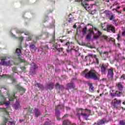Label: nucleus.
Listing matches in <instances>:
<instances>
[{
  "label": "nucleus",
  "instance_id": "58836bf2",
  "mask_svg": "<svg viewBox=\"0 0 125 125\" xmlns=\"http://www.w3.org/2000/svg\"><path fill=\"white\" fill-rule=\"evenodd\" d=\"M110 95H111V96H112V97H116V92L111 93Z\"/></svg>",
  "mask_w": 125,
  "mask_h": 125
},
{
  "label": "nucleus",
  "instance_id": "8fccbe9b",
  "mask_svg": "<svg viewBox=\"0 0 125 125\" xmlns=\"http://www.w3.org/2000/svg\"><path fill=\"white\" fill-rule=\"evenodd\" d=\"M43 48H40L38 50V51H42V50H43Z\"/></svg>",
  "mask_w": 125,
  "mask_h": 125
},
{
  "label": "nucleus",
  "instance_id": "5701e85b",
  "mask_svg": "<svg viewBox=\"0 0 125 125\" xmlns=\"http://www.w3.org/2000/svg\"><path fill=\"white\" fill-rule=\"evenodd\" d=\"M108 52H104V53L103 54V55H102V53L100 52V55H101L102 57H104V60H106V58H107V57H108Z\"/></svg>",
  "mask_w": 125,
  "mask_h": 125
},
{
  "label": "nucleus",
  "instance_id": "4d7b16f0",
  "mask_svg": "<svg viewBox=\"0 0 125 125\" xmlns=\"http://www.w3.org/2000/svg\"><path fill=\"white\" fill-rule=\"evenodd\" d=\"M21 62H25V60L21 59Z\"/></svg>",
  "mask_w": 125,
  "mask_h": 125
},
{
  "label": "nucleus",
  "instance_id": "bf43d9fd",
  "mask_svg": "<svg viewBox=\"0 0 125 125\" xmlns=\"http://www.w3.org/2000/svg\"><path fill=\"white\" fill-rule=\"evenodd\" d=\"M36 40H40V38H39V37H36Z\"/></svg>",
  "mask_w": 125,
  "mask_h": 125
},
{
  "label": "nucleus",
  "instance_id": "423d86ee",
  "mask_svg": "<svg viewBox=\"0 0 125 125\" xmlns=\"http://www.w3.org/2000/svg\"><path fill=\"white\" fill-rule=\"evenodd\" d=\"M90 0H85L83 2H82V4L83 6L84 7L86 10H90V9H91V8L92 7V6H89L88 5V1Z\"/></svg>",
  "mask_w": 125,
  "mask_h": 125
},
{
  "label": "nucleus",
  "instance_id": "37998d69",
  "mask_svg": "<svg viewBox=\"0 0 125 125\" xmlns=\"http://www.w3.org/2000/svg\"><path fill=\"white\" fill-rule=\"evenodd\" d=\"M102 34V33H101V32L98 31V36H99V37H100V36H101Z\"/></svg>",
  "mask_w": 125,
  "mask_h": 125
},
{
  "label": "nucleus",
  "instance_id": "f257e3e1",
  "mask_svg": "<svg viewBox=\"0 0 125 125\" xmlns=\"http://www.w3.org/2000/svg\"><path fill=\"white\" fill-rule=\"evenodd\" d=\"M3 91H6V89L4 88H0V105H5L6 108H7L10 104L9 101L13 102L15 99V94L10 95L9 93H7V96L5 97V95H3ZM0 110L2 112H5L7 115H8V112L6 110V108L4 107H0Z\"/></svg>",
  "mask_w": 125,
  "mask_h": 125
},
{
  "label": "nucleus",
  "instance_id": "c9c22d12",
  "mask_svg": "<svg viewBox=\"0 0 125 125\" xmlns=\"http://www.w3.org/2000/svg\"><path fill=\"white\" fill-rule=\"evenodd\" d=\"M65 45L67 46L68 48H70L71 45H72V43L67 42V43H66Z\"/></svg>",
  "mask_w": 125,
  "mask_h": 125
},
{
  "label": "nucleus",
  "instance_id": "c756f323",
  "mask_svg": "<svg viewBox=\"0 0 125 125\" xmlns=\"http://www.w3.org/2000/svg\"><path fill=\"white\" fill-rule=\"evenodd\" d=\"M86 29H87L86 27H85L83 29L82 33L83 35H85V34H86Z\"/></svg>",
  "mask_w": 125,
  "mask_h": 125
},
{
  "label": "nucleus",
  "instance_id": "4468645a",
  "mask_svg": "<svg viewBox=\"0 0 125 125\" xmlns=\"http://www.w3.org/2000/svg\"><path fill=\"white\" fill-rule=\"evenodd\" d=\"M14 122H11L8 121V119L5 118L4 122L1 125H15Z\"/></svg>",
  "mask_w": 125,
  "mask_h": 125
},
{
  "label": "nucleus",
  "instance_id": "0e129e2a",
  "mask_svg": "<svg viewBox=\"0 0 125 125\" xmlns=\"http://www.w3.org/2000/svg\"><path fill=\"white\" fill-rule=\"evenodd\" d=\"M123 105H125V101L123 102Z\"/></svg>",
  "mask_w": 125,
  "mask_h": 125
},
{
  "label": "nucleus",
  "instance_id": "4c0bfd02",
  "mask_svg": "<svg viewBox=\"0 0 125 125\" xmlns=\"http://www.w3.org/2000/svg\"><path fill=\"white\" fill-rule=\"evenodd\" d=\"M121 80H125V74H123L120 78Z\"/></svg>",
  "mask_w": 125,
  "mask_h": 125
},
{
  "label": "nucleus",
  "instance_id": "72a5a7b5",
  "mask_svg": "<svg viewBox=\"0 0 125 125\" xmlns=\"http://www.w3.org/2000/svg\"><path fill=\"white\" fill-rule=\"evenodd\" d=\"M86 40H90L91 39V34H88L87 35L86 37Z\"/></svg>",
  "mask_w": 125,
  "mask_h": 125
},
{
  "label": "nucleus",
  "instance_id": "e2e57ef3",
  "mask_svg": "<svg viewBox=\"0 0 125 125\" xmlns=\"http://www.w3.org/2000/svg\"><path fill=\"white\" fill-rule=\"evenodd\" d=\"M94 29L95 31H97V29H96V28L94 27Z\"/></svg>",
  "mask_w": 125,
  "mask_h": 125
},
{
  "label": "nucleus",
  "instance_id": "b1692460",
  "mask_svg": "<svg viewBox=\"0 0 125 125\" xmlns=\"http://www.w3.org/2000/svg\"><path fill=\"white\" fill-rule=\"evenodd\" d=\"M53 86H54V83H50L47 84L46 88L47 89H49L50 90H51L53 88Z\"/></svg>",
  "mask_w": 125,
  "mask_h": 125
},
{
  "label": "nucleus",
  "instance_id": "69168bd1",
  "mask_svg": "<svg viewBox=\"0 0 125 125\" xmlns=\"http://www.w3.org/2000/svg\"><path fill=\"white\" fill-rule=\"evenodd\" d=\"M45 19H46V20H48V17H46V18H45Z\"/></svg>",
  "mask_w": 125,
  "mask_h": 125
},
{
  "label": "nucleus",
  "instance_id": "0eeeda50",
  "mask_svg": "<svg viewBox=\"0 0 125 125\" xmlns=\"http://www.w3.org/2000/svg\"><path fill=\"white\" fill-rule=\"evenodd\" d=\"M38 70V66L35 63H32L31 64L30 67V73L32 74H36L37 73V70Z\"/></svg>",
  "mask_w": 125,
  "mask_h": 125
},
{
  "label": "nucleus",
  "instance_id": "e433bc0d",
  "mask_svg": "<svg viewBox=\"0 0 125 125\" xmlns=\"http://www.w3.org/2000/svg\"><path fill=\"white\" fill-rule=\"evenodd\" d=\"M119 124L121 125H125V120L120 121Z\"/></svg>",
  "mask_w": 125,
  "mask_h": 125
},
{
  "label": "nucleus",
  "instance_id": "7c9ffc66",
  "mask_svg": "<svg viewBox=\"0 0 125 125\" xmlns=\"http://www.w3.org/2000/svg\"><path fill=\"white\" fill-rule=\"evenodd\" d=\"M88 32H89V34H91V35L92 34L94 35V31H93V30L92 28L89 29Z\"/></svg>",
  "mask_w": 125,
  "mask_h": 125
},
{
  "label": "nucleus",
  "instance_id": "39448f33",
  "mask_svg": "<svg viewBox=\"0 0 125 125\" xmlns=\"http://www.w3.org/2000/svg\"><path fill=\"white\" fill-rule=\"evenodd\" d=\"M54 42H55V32H54V34L53 35V38L52 40L50 41V42L46 46L47 48H48V46H49L50 48L51 49H55L57 48V45L58 44H54Z\"/></svg>",
  "mask_w": 125,
  "mask_h": 125
},
{
  "label": "nucleus",
  "instance_id": "f03ea898",
  "mask_svg": "<svg viewBox=\"0 0 125 125\" xmlns=\"http://www.w3.org/2000/svg\"><path fill=\"white\" fill-rule=\"evenodd\" d=\"M88 69H85L82 73V76L85 77L86 79H92L95 81L99 80L98 78V73L93 69L90 70L89 72Z\"/></svg>",
  "mask_w": 125,
  "mask_h": 125
},
{
  "label": "nucleus",
  "instance_id": "c03bdc74",
  "mask_svg": "<svg viewBox=\"0 0 125 125\" xmlns=\"http://www.w3.org/2000/svg\"><path fill=\"white\" fill-rule=\"evenodd\" d=\"M89 86H90L91 89H92V90L93 89V86H92V84L90 83V84H89Z\"/></svg>",
  "mask_w": 125,
  "mask_h": 125
},
{
  "label": "nucleus",
  "instance_id": "09e8293b",
  "mask_svg": "<svg viewBox=\"0 0 125 125\" xmlns=\"http://www.w3.org/2000/svg\"><path fill=\"white\" fill-rule=\"evenodd\" d=\"M21 69L22 70V71H25V67L22 66L21 67Z\"/></svg>",
  "mask_w": 125,
  "mask_h": 125
},
{
  "label": "nucleus",
  "instance_id": "7ed1b4c3",
  "mask_svg": "<svg viewBox=\"0 0 125 125\" xmlns=\"http://www.w3.org/2000/svg\"><path fill=\"white\" fill-rule=\"evenodd\" d=\"M77 111H80L81 113H77V116L78 117L79 120H81V116L83 117L85 120H87L88 117H89L90 115V113H91V110L87 109H83V108H79L77 109Z\"/></svg>",
  "mask_w": 125,
  "mask_h": 125
},
{
  "label": "nucleus",
  "instance_id": "2f4dec72",
  "mask_svg": "<svg viewBox=\"0 0 125 125\" xmlns=\"http://www.w3.org/2000/svg\"><path fill=\"white\" fill-rule=\"evenodd\" d=\"M106 25H108V24H106V23H104V24H102V27L103 29H104V31H106V28L105 27H106Z\"/></svg>",
  "mask_w": 125,
  "mask_h": 125
},
{
  "label": "nucleus",
  "instance_id": "9d476101",
  "mask_svg": "<svg viewBox=\"0 0 125 125\" xmlns=\"http://www.w3.org/2000/svg\"><path fill=\"white\" fill-rule=\"evenodd\" d=\"M106 31L109 33H115V27L112 25V24H108L106 25Z\"/></svg>",
  "mask_w": 125,
  "mask_h": 125
},
{
  "label": "nucleus",
  "instance_id": "a211bd4d",
  "mask_svg": "<svg viewBox=\"0 0 125 125\" xmlns=\"http://www.w3.org/2000/svg\"><path fill=\"white\" fill-rule=\"evenodd\" d=\"M100 67H101L102 73L103 74H106V67H105L103 64H100Z\"/></svg>",
  "mask_w": 125,
  "mask_h": 125
},
{
  "label": "nucleus",
  "instance_id": "603ef678",
  "mask_svg": "<svg viewBox=\"0 0 125 125\" xmlns=\"http://www.w3.org/2000/svg\"><path fill=\"white\" fill-rule=\"evenodd\" d=\"M20 40L22 42L23 41V37H20Z\"/></svg>",
  "mask_w": 125,
  "mask_h": 125
},
{
  "label": "nucleus",
  "instance_id": "680f3d73",
  "mask_svg": "<svg viewBox=\"0 0 125 125\" xmlns=\"http://www.w3.org/2000/svg\"><path fill=\"white\" fill-rule=\"evenodd\" d=\"M55 26H54V24H53L51 28H54Z\"/></svg>",
  "mask_w": 125,
  "mask_h": 125
},
{
  "label": "nucleus",
  "instance_id": "393cba45",
  "mask_svg": "<svg viewBox=\"0 0 125 125\" xmlns=\"http://www.w3.org/2000/svg\"><path fill=\"white\" fill-rule=\"evenodd\" d=\"M117 86L118 87L119 90H120L121 91H122L124 88V87H123V85L121 84V83H119L118 84H117Z\"/></svg>",
  "mask_w": 125,
  "mask_h": 125
},
{
  "label": "nucleus",
  "instance_id": "2eb2a0df",
  "mask_svg": "<svg viewBox=\"0 0 125 125\" xmlns=\"http://www.w3.org/2000/svg\"><path fill=\"white\" fill-rule=\"evenodd\" d=\"M61 107V105H59L56 106V113H55V115L57 117V120H60V119L59 118V115H60V112H59V111H58L59 109H60Z\"/></svg>",
  "mask_w": 125,
  "mask_h": 125
},
{
  "label": "nucleus",
  "instance_id": "13d9d810",
  "mask_svg": "<svg viewBox=\"0 0 125 125\" xmlns=\"http://www.w3.org/2000/svg\"><path fill=\"white\" fill-rule=\"evenodd\" d=\"M46 36H47V38H48V37H49V34H48V33H46Z\"/></svg>",
  "mask_w": 125,
  "mask_h": 125
},
{
  "label": "nucleus",
  "instance_id": "412c9836",
  "mask_svg": "<svg viewBox=\"0 0 125 125\" xmlns=\"http://www.w3.org/2000/svg\"><path fill=\"white\" fill-rule=\"evenodd\" d=\"M92 58H94L93 63H96L97 64H99V60L98 59V58H97V56L94 55L92 57Z\"/></svg>",
  "mask_w": 125,
  "mask_h": 125
},
{
  "label": "nucleus",
  "instance_id": "20e7f679",
  "mask_svg": "<svg viewBox=\"0 0 125 125\" xmlns=\"http://www.w3.org/2000/svg\"><path fill=\"white\" fill-rule=\"evenodd\" d=\"M0 66H12L14 64L13 60L10 57H3L0 59Z\"/></svg>",
  "mask_w": 125,
  "mask_h": 125
},
{
  "label": "nucleus",
  "instance_id": "aec40b11",
  "mask_svg": "<svg viewBox=\"0 0 125 125\" xmlns=\"http://www.w3.org/2000/svg\"><path fill=\"white\" fill-rule=\"evenodd\" d=\"M66 86L68 88V89H71V88H75V84L74 83H68Z\"/></svg>",
  "mask_w": 125,
  "mask_h": 125
},
{
  "label": "nucleus",
  "instance_id": "f3484780",
  "mask_svg": "<svg viewBox=\"0 0 125 125\" xmlns=\"http://www.w3.org/2000/svg\"><path fill=\"white\" fill-rule=\"evenodd\" d=\"M35 116L36 118H38L39 116H41V112L38 108H35L34 109Z\"/></svg>",
  "mask_w": 125,
  "mask_h": 125
},
{
  "label": "nucleus",
  "instance_id": "a878e982",
  "mask_svg": "<svg viewBox=\"0 0 125 125\" xmlns=\"http://www.w3.org/2000/svg\"><path fill=\"white\" fill-rule=\"evenodd\" d=\"M70 124H71L70 121L67 120L63 121L62 125H70Z\"/></svg>",
  "mask_w": 125,
  "mask_h": 125
},
{
  "label": "nucleus",
  "instance_id": "a19ab883",
  "mask_svg": "<svg viewBox=\"0 0 125 125\" xmlns=\"http://www.w3.org/2000/svg\"><path fill=\"white\" fill-rule=\"evenodd\" d=\"M20 90H21V91H23V92H25V91H26V90L22 87H20Z\"/></svg>",
  "mask_w": 125,
  "mask_h": 125
},
{
  "label": "nucleus",
  "instance_id": "cd10ccee",
  "mask_svg": "<svg viewBox=\"0 0 125 125\" xmlns=\"http://www.w3.org/2000/svg\"><path fill=\"white\" fill-rule=\"evenodd\" d=\"M115 94L116 96H117V97H120L122 95V92L116 91L115 92Z\"/></svg>",
  "mask_w": 125,
  "mask_h": 125
},
{
  "label": "nucleus",
  "instance_id": "dca6fc26",
  "mask_svg": "<svg viewBox=\"0 0 125 125\" xmlns=\"http://www.w3.org/2000/svg\"><path fill=\"white\" fill-rule=\"evenodd\" d=\"M3 79H13V76L6 74L0 75V80H3Z\"/></svg>",
  "mask_w": 125,
  "mask_h": 125
},
{
  "label": "nucleus",
  "instance_id": "f8f14e48",
  "mask_svg": "<svg viewBox=\"0 0 125 125\" xmlns=\"http://www.w3.org/2000/svg\"><path fill=\"white\" fill-rule=\"evenodd\" d=\"M107 77L108 79H110L112 80L114 77V71L113 70V68H111L108 69V73H107Z\"/></svg>",
  "mask_w": 125,
  "mask_h": 125
},
{
  "label": "nucleus",
  "instance_id": "052dcab7",
  "mask_svg": "<svg viewBox=\"0 0 125 125\" xmlns=\"http://www.w3.org/2000/svg\"><path fill=\"white\" fill-rule=\"evenodd\" d=\"M50 0V1H53V2H54V3L55 2V1H54V0Z\"/></svg>",
  "mask_w": 125,
  "mask_h": 125
},
{
  "label": "nucleus",
  "instance_id": "774afa93",
  "mask_svg": "<svg viewBox=\"0 0 125 125\" xmlns=\"http://www.w3.org/2000/svg\"><path fill=\"white\" fill-rule=\"evenodd\" d=\"M97 125V123H95L94 124V125Z\"/></svg>",
  "mask_w": 125,
  "mask_h": 125
},
{
  "label": "nucleus",
  "instance_id": "49530a36",
  "mask_svg": "<svg viewBox=\"0 0 125 125\" xmlns=\"http://www.w3.org/2000/svg\"><path fill=\"white\" fill-rule=\"evenodd\" d=\"M26 41L27 42H29V41H32V38H31V37H28V38H27Z\"/></svg>",
  "mask_w": 125,
  "mask_h": 125
},
{
  "label": "nucleus",
  "instance_id": "f704fd0d",
  "mask_svg": "<svg viewBox=\"0 0 125 125\" xmlns=\"http://www.w3.org/2000/svg\"><path fill=\"white\" fill-rule=\"evenodd\" d=\"M99 35L97 34H94L93 39H94L95 40H97V39H99Z\"/></svg>",
  "mask_w": 125,
  "mask_h": 125
},
{
  "label": "nucleus",
  "instance_id": "bb28decb",
  "mask_svg": "<svg viewBox=\"0 0 125 125\" xmlns=\"http://www.w3.org/2000/svg\"><path fill=\"white\" fill-rule=\"evenodd\" d=\"M37 85L39 88H40V89H43V85L42 84L37 83L36 84H35L36 86H37Z\"/></svg>",
  "mask_w": 125,
  "mask_h": 125
},
{
  "label": "nucleus",
  "instance_id": "ea45409f",
  "mask_svg": "<svg viewBox=\"0 0 125 125\" xmlns=\"http://www.w3.org/2000/svg\"><path fill=\"white\" fill-rule=\"evenodd\" d=\"M117 39L118 41H120V40H121V34H118Z\"/></svg>",
  "mask_w": 125,
  "mask_h": 125
},
{
  "label": "nucleus",
  "instance_id": "c85d7f7f",
  "mask_svg": "<svg viewBox=\"0 0 125 125\" xmlns=\"http://www.w3.org/2000/svg\"><path fill=\"white\" fill-rule=\"evenodd\" d=\"M35 47H36V46L34 44L31 43L29 45L30 49H35Z\"/></svg>",
  "mask_w": 125,
  "mask_h": 125
},
{
  "label": "nucleus",
  "instance_id": "ddd939ff",
  "mask_svg": "<svg viewBox=\"0 0 125 125\" xmlns=\"http://www.w3.org/2000/svg\"><path fill=\"white\" fill-rule=\"evenodd\" d=\"M12 107L15 110L21 109V105H20V103L18 101H16V103L12 105Z\"/></svg>",
  "mask_w": 125,
  "mask_h": 125
},
{
  "label": "nucleus",
  "instance_id": "338daca9",
  "mask_svg": "<svg viewBox=\"0 0 125 125\" xmlns=\"http://www.w3.org/2000/svg\"><path fill=\"white\" fill-rule=\"evenodd\" d=\"M73 28H74L75 29H76V25L73 26Z\"/></svg>",
  "mask_w": 125,
  "mask_h": 125
},
{
  "label": "nucleus",
  "instance_id": "1a4fd4ad",
  "mask_svg": "<svg viewBox=\"0 0 125 125\" xmlns=\"http://www.w3.org/2000/svg\"><path fill=\"white\" fill-rule=\"evenodd\" d=\"M104 13L106 15V17L109 18V20H113L114 19V15L109 11H104Z\"/></svg>",
  "mask_w": 125,
  "mask_h": 125
},
{
  "label": "nucleus",
  "instance_id": "3c124183",
  "mask_svg": "<svg viewBox=\"0 0 125 125\" xmlns=\"http://www.w3.org/2000/svg\"><path fill=\"white\" fill-rule=\"evenodd\" d=\"M117 13H118V14H121V13H122V12L120 11H116Z\"/></svg>",
  "mask_w": 125,
  "mask_h": 125
},
{
  "label": "nucleus",
  "instance_id": "6e6d98bb",
  "mask_svg": "<svg viewBox=\"0 0 125 125\" xmlns=\"http://www.w3.org/2000/svg\"><path fill=\"white\" fill-rule=\"evenodd\" d=\"M83 0H76L75 1H78V2H80V1H82Z\"/></svg>",
  "mask_w": 125,
  "mask_h": 125
},
{
  "label": "nucleus",
  "instance_id": "5fc2aeb1",
  "mask_svg": "<svg viewBox=\"0 0 125 125\" xmlns=\"http://www.w3.org/2000/svg\"><path fill=\"white\" fill-rule=\"evenodd\" d=\"M59 42H64V40H62L60 39L59 40Z\"/></svg>",
  "mask_w": 125,
  "mask_h": 125
},
{
  "label": "nucleus",
  "instance_id": "4be33fe9",
  "mask_svg": "<svg viewBox=\"0 0 125 125\" xmlns=\"http://www.w3.org/2000/svg\"><path fill=\"white\" fill-rule=\"evenodd\" d=\"M105 122H106V120H105V119H104L98 120V122H97V125H104V124H105Z\"/></svg>",
  "mask_w": 125,
  "mask_h": 125
},
{
  "label": "nucleus",
  "instance_id": "9b49d317",
  "mask_svg": "<svg viewBox=\"0 0 125 125\" xmlns=\"http://www.w3.org/2000/svg\"><path fill=\"white\" fill-rule=\"evenodd\" d=\"M21 54V50L20 49H17L16 53L13 56V59H17L19 58V56Z\"/></svg>",
  "mask_w": 125,
  "mask_h": 125
},
{
  "label": "nucleus",
  "instance_id": "a18cd8bd",
  "mask_svg": "<svg viewBox=\"0 0 125 125\" xmlns=\"http://www.w3.org/2000/svg\"><path fill=\"white\" fill-rule=\"evenodd\" d=\"M17 34H22L23 32H22V31H21L20 30H17Z\"/></svg>",
  "mask_w": 125,
  "mask_h": 125
},
{
  "label": "nucleus",
  "instance_id": "de8ad7c7",
  "mask_svg": "<svg viewBox=\"0 0 125 125\" xmlns=\"http://www.w3.org/2000/svg\"><path fill=\"white\" fill-rule=\"evenodd\" d=\"M123 37H125V30L122 32Z\"/></svg>",
  "mask_w": 125,
  "mask_h": 125
},
{
  "label": "nucleus",
  "instance_id": "6ab92c4d",
  "mask_svg": "<svg viewBox=\"0 0 125 125\" xmlns=\"http://www.w3.org/2000/svg\"><path fill=\"white\" fill-rule=\"evenodd\" d=\"M55 87L57 89H60L61 90H63V89H64V86L62 85L59 84L58 83L56 84Z\"/></svg>",
  "mask_w": 125,
  "mask_h": 125
},
{
  "label": "nucleus",
  "instance_id": "473e14b6",
  "mask_svg": "<svg viewBox=\"0 0 125 125\" xmlns=\"http://www.w3.org/2000/svg\"><path fill=\"white\" fill-rule=\"evenodd\" d=\"M55 49H57L59 52H61L63 51V48H58V45H57V48H56Z\"/></svg>",
  "mask_w": 125,
  "mask_h": 125
},
{
  "label": "nucleus",
  "instance_id": "79ce46f5",
  "mask_svg": "<svg viewBox=\"0 0 125 125\" xmlns=\"http://www.w3.org/2000/svg\"><path fill=\"white\" fill-rule=\"evenodd\" d=\"M68 21L69 23H72L73 22V20L71 18H70L69 20H68Z\"/></svg>",
  "mask_w": 125,
  "mask_h": 125
},
{
  "label": "nucleus",
  "instance_id": "6e6552de",
  "mask_svg": "<svg viewBox=\"0 0 125 125\" xmlns=\"http://www.w3.org/2000/svg\"><path fill=\"white\" fill-rule=\"evenodd\" d=\"M121 102L122 101L121 100L118 101L117 99H114L112 101L111 105L114 107V108H118V105H119V104H121Z\"/></svg>",
  "mask_w": 125,
  "mask_h": 125
},
{
  "label": "nucleus",
  "instance_id": "864d4df0",
  "mask_svg": "<svg viewBox=\"0 0 125 125\" xmlns=\"http://www.w3.org/2000/svg\"><path fill=\"white\" fill-rule=\"evenodd\" d=\"M108 37H107V36H104V40H107V38Z\"/></svg>",
  "mask_w": 125,
  "mask_h": 125
}]
</instances>
